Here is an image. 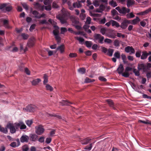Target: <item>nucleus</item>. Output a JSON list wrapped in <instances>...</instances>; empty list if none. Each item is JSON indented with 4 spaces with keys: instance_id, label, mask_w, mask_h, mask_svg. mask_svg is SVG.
I'll return each mask as SVG.
<instances>
[{
    "instance_id": "nucleus-23",
    "label": "nucleus",
    "mask_w": 151,
    "mask_h": 151,
    "mask_svg": "<svg viewBox=\"0 0 151 151\" xmlns=\"http://www.w3.org/2000/svg\"><path fill=\"white\" fill-rule=\"evenodd\" d=\"M135 1L134 0H127V6L128 7H129L130 6H132L134 4Z\"/></svg>"
},
{
    "instance_id": "nucleus-51",
    "label": "nucleus",
    "mask_w": 151,
    "mask_h": 151,
    "mask_svg": "<svg viewBox=\"0 0 151 151\" xmlns=\"http://www.w3.org/2000/svg\"><path fill=\"white\" fill-rule=\"evenodd\" d=\"M93 4L96 7H97L99 5V1L98 0H95L93 1Z\"/></svg>"
},
{
    "instance_id": "nucleus-2",
    "label": "nucleus",
    "mask_w": 151,
    "mask_h": 151,
    "mask_svg": "<svg viewBox=\"0 0 151 151\" xmlns=\"http://www.w3.org/2000/svg\"><path fill=\"white\" fill-rule=\"evenodd\" d=\"M94 41L95 42L98 41L99 43H103L104 37L103 36L99 34H96L94 35Z\"/></svg>"
},
{
    "instance_id": "nucleus-31",
    "label": "nucleus",
    "mask_w": 151,
    "mask_h": 151,
    "mask_svg": "<svg viewBox=\"0 0 151 151\" xmlns=\"http://www.w3.org/2000/svg\"><path fill=\"white\" fill-rule=\"evenodd\" d=\"M114 56L117 58H120V53L118 51H117L115 52Z\"/></svg>"
},
{
    "instance_id": "nucleus-42",
    "label": "nucleus",
    "mask_w": 151,
    "mask_h": 151,
    "mask_svg": "<svg viewBox=\"0 0 151 151\" xmlns=\"http://www.w3.org/2000/svg\"><path fill=\"white\" fill-rule=\"evenodd\" d=\"M46 88L47 90H49L50 91H52L53 90V88L48 84H46Z\"/></svg>"
},
{
    "instance_id": "nucleus-43",
    "label": "nucleus",
    "mask_w": 151,
    "mask_h": 151,
    "mask_svg": "<svg viewBox=\"0 0 151 151\" xmlns=\"http://www.w3.org/2000/svg\"><path fill=\"white\" fill-rule=\"evenodd\" d=\"M22 150L23 151H30L29 150L28 146L27 145H25L23 146Z\"/></svg>"
},
{
    "instance_id": "nucleus-32",
    "label": "nucleus",
    "mask_w": 151,
    "mask_h": 151,
    "mask_svg": "<svg viewBox=\"0 0 151 151\" xmlns=\"http://www.w3.org/2000/svg\"><path fill=\"white\" fill-rule=\"evenodd\" d=\"M95 81L94 79H91L88 77H86L85 79V82L86 83H89L93 82Z\"/></svg>"
},
{
    "instance_id": "nucleus-5",
    "label": "nucleus",
    "mask_w": 151,
    "mask_h": 151,
    "mask_svg": "<svg viewBox=\"0 0 151 151\" xmlns=\"http://www.w3.org/2000/svg\"><path fill=\"white\" fill-rule=\"evenodd\" d=\"M130 24V20L125 19L121 23L120 27L122 29H126L127 27L128 24Z\"/></svg>"
},
{
    "instance_id": "nucleus-60",
    "label": "nucleus",
    "mask_w": 151,
    "mask_h": 151,
    "mask_svg": "<svg viewBox=\"0 0 151 151\" xmlns=\"http://www.w3.org/2000/svg\"><path fill=\"white\" fill-rule=\"evenodd\" d=\"M91 18L89 17H87L86 23L87 24H90L91 21Z\"/></svg>"
},
{
    "instance_id": "nucleus-54",
    "label": "nucleus",
    "mask_w": 151,
    "mask_h": 151,
    "mask_svg": "<svg viewBox=\"0 0 151 151\" xmlns=\"http://www.w3.org/2000/svg\"><path fill=\"white\" fill-rule=\"evenodd\" d=\"M10 145L13 147H15L17 146H17V143L15 142H14L11 143L10 144Z\"/></svg>"
},
{
    "instance_id": "nucleus-29",
    "label": "nucleus",
    "mask_w": 151,
    "mask_h": 151,
    "mask_svg": "<svg viewBox=\"0 0 151 151\" xmlns=\"http://www.w3.org/2000/svg\"><path fill=\"white\" fill-rule=\"evenodd\" d=\"M109 4L112 6L115 7L117 5L116 1L112 0L109 2Z\"/></svg>"
},
{
    "instance_id": "nucleus-35",
    "label": "nucleus",
    "mask_w": 151,
    "mask_h": 151,
    "mask_svg": "<svg viewBox=\"0 0 151 151\" xmlns=\"http://www.w3.org/2000/svg\"><path fill=\"white\" fill-rule=\"evenodd\" d=\"M121 41L117 40H115L114 42V45L116 47H119V44Z\"/></svg>"
},
{
    "instance_id": "nucleus-1",
    "label": "nucleus",
    "mask_w": 151,
    "mask_h": 151,
    "mask_svg": "<svg viewBox=\"0 0 151 151\" xmlns=\"http://www.w3.org/2000/svg\"><path fill=\"white\" fill-rule=\"evenodd\" d=\"M68 16V12L66 11L63 12L62 14L57 16L56 18L59 19L62 24H64L66 22V19Z\"/></svg>"
},
{
    "instance_id": "nucleus-45",
    "label": "nucleus",
    "mask_w": 151,
    "mask_h": 151,
    "mask_svg": "<svg viewBox=\"0 0 151 151\" xmlns=\"http://www.w3.org/2000/svg\"><path fill=\"white\" fill-rule=\"evenodd\" d=\"M127 8L125 7H122L121 9L120 13L126 14L127 13Z\"/></svg>"
},
{
    "instance_id": "nucleus-41",
    "label": "nucleus",
    "mask_w": 151,
    "mask_h": 151,
    "mask_svg": "<svg viewBox=\"0 0 151 151\" xmlns=\"http://www.w3.org/2000/svg\"><path fill=\"white\" fill-rule=\"evenodd\" d=\"M126 16L127 17L128 19L132 18L134 17L135 16L134 15L132 12L127 14Z\"/></svg>"
},
{
    "instance_id": "nucleus-34",
    "label": "nucleus",
    "mask_w": 151,
    "mask_h": 151,
    "mask_svg": "<svg viewBox=\"0 0 151 151\" xmlns=\"http://www.w3.org/2000/svg\"><path fill=\"white\" fill-rule=\"evenodd\" d=\"M21 36L22 37L23 39L24 40L27 39L29 37V36L28 35L24 33H22L21 34Z\"/></svg>"
},
{
    "instance_id": "nucleus-37",
    "label": "nucleus",
    "mask_w": 151,
    "mask_h": 151,
    "mask_svg": "<svg viewBox=\"0 0 151 151\" xmlns=\"http://www.w3.org/2000/svg\"><path fill=\"white\" fill-rule=\"evenodd\" d=\"M0 131L6 134L7 132V130L6 128L2 127L0 125Z\"/></svg>"
},
{
    "instance_id": "nucleus-8",
    "label": "nucleus",
    "mask_w": 151,
    "mask_h": 151,
    "mask_svg": "<svg viewBox=\"0 0 151 151\" xmlns=\"http://www.w3.org/2000/svg\"><path fill=\"white\" fill-rule=\"evenodd\" d=\"M15 124V128L17 129H18L19 127L21 129H24L26 128V125L22 122H19V123H16Z\"/></svg>"
},
{
    "instance_id": "nucleus-28",
    "label": "nucleus",
    "mask_w": 151,
    "mask_h": 151,
    "mask_svg": "<svg viewBox=\"0 0 151 151\" xmlns=\"http://www.w3.org/2000/svg\"><path fill=\"white\" fill-rule=\"evenodd\" d=\"M112 22V25L113 26H116L117 27H120L119 24L116 21L114 20H111V22Z\"/></svg>"
},
{
    "instance_id": "nucleus-46",
    "label": "nucleus",
    "mask_w": 151,
    "mask_h": 151,
    "mask_svg": "<svg viewBox=\"0 0 151 151\" xmlns=\"http://www.w3.org/2000/svg\"><path fill=\"white\" fill-rule=\"evenodd\" d=\"M85 71V69L83 68H81L78 69V72L82 74H84Z\"/></svg>"
},
{
    "instance_id": "nucleus-62",
    "label": "nucleus",
    "mask_w": 151,
    "mask_h": 151,
    "mask_svg": "<svg viewBox=\"0 0 151 151\" xmlns=\"http://www.w3.org/2000/svg\"><path fill=\"white\" fill-rule=\"evenodd\" d=\"M36 26V24H33L31 25L29 28V30L30 31L32 32Z\"/></svg>"
},
{
    "instance_id": "nucleus-20",
    "label": "nucleus",
    "mask_w": 151,
    "mask_h": 151,
    "mask_svg": "<svg viewBox=\"0 0 151 151\" xmlns=\"http://www.w3.org/2000/svg\"><path fill=\"white\" fill-rule=\"evenodd\" d=\"M4 26L6 28L9 29L10 27L9 24V21L6 19H4L3 21Z\"/></svg>"
},
{
    "instance_id": "nucleus-22",
    "label": "nucleus",
    "mask_w": 151,
    "mask_h": 151,
    "mask_svg": "<svg viewBox=\"0 0 151 151\" xmlns=\"http://www.w3.org/2000/svg\"><path fill=\"white\" fill-rule=\"evenodd\" d=\"M148 56L147 53L146 51H143L142 52V54L141 57V59L142 60H144L146 59Z\"/></svg>"
},
{
    "instance_id": "nucleus-6",
    "label": "nucleus",
    "mask_w": 151,
    "mask_h": 151,
    "mask_svg": "<svg viewBox=\"0 0 151 151\" xmlns=\"http://www.w3.org/2000/svg\"><path fill=\"white\" fill-rule=\"evenodd\" d=\"M55 27H56L57 29L53 31V34L55 36L56 40L58 41H59L60 40V37L59 36V31L58 30L59 27L57 26Z\"/></svg>"
},
{
    "instance_id": "nucleus-27",
    "label": "nucleus",
    "mask_w": 151,
    "mask_h": 151,
    "mask_svg": "<svg viewBox=\"0 0 151 151\" xmlns=\"http://www.w3.org/2000/svg\"><path fill=\"white\" fill-rule=\"evenodd\" d=\"M38 136L35 134H32L30 135L31 139L33 141H35L37 138Z\"/></svg>"
},
{
    "instance_id": "nucleus-10",
    "label": "nucleus",
    "mask_w": 151,
    "mask_h": 151,
    "mask_svg": "<svg viewBox=\"0 0 151 151\" xmlns=\"http://www.w3.org/2000/svg\"><path fill=\"white\" fill-rule=\"evenodd\" d=\"M45 131L44 128L41 126H39L36 128V132L38 135H40L42 134Z\"/></svg>"
},
{
    "instance_id": "nucleus-61",
    "label": "nucleus",
    "mask_w": 151,
    "mask_h": 151,
    "mask_svg": "<svg viewBox=\"0 0 151 151\" xmlns=\"http://www.w3.org/2000/svg\"><path fill=\"white\" fill-rule=\"evenodd\" d=\"M75 38L79 40V41L81 42H83L84 40V39L83 38L81 37H75Z\"/></svg>"
},
{
    "instance_id": "nucleus-25",
    "label": "nucleus",
    "mask_w": 151,
    "mask_h": 151,
    "mask_svg": "<svg viewBox=\"0 0 151 151\" xmlns=\"http://www.w3.org/2000/svg\"><path fill=\"white\" fill-rule=\"evenodd\" d=\"M63 105L69 106L70 104H72L73 103L67 100H63L62 101Z\"/></svg>"
},
{
    "instance_id": "nucleus-47",
    "label": "nucleus",
    "mask_w": 151,
    "mask_h": 151,
    "mask_svg": "<svg viewBox=\"0 0 151 151\" xmlns=\"http://www.w3.org/2000/svg\"><path fill=\"white\" fill-rule=\"evenodd\" d=\"M73 6L74 8H79L81 6V5L79 3L76 2L73 4Z\"/></svg>"
},
{
    "instance_id": "nucleus-19",
    "label": "nucleus",
    "mask_w": 151,
    "mask_h": 151,
    "mask_svg": "<svg viewBox=\"0 0 151 151\" xmlns=\"http://www.w3.org/2000/svg\"><path fill=\"white\" fill-rule=\"evenodd\" d=\"M65 47L63 44L61 45L58 46L57 48V50H59L61 53H63L65 50Z\"/></svg>"
},
{
    "instance_id": "nucleus-7",
    "label": "nucleus",
    "mask_w": 151,
    "mask_h": 151,
    "mask_svg": "<svg viewBox=\"0 0 151 151\" xmlns=\"http://www.w3.org/2000/svg\"><path fill=\"white\" fill-rule=\"evenodd\" d=\"M35 42V39L33 37H31L28 40L27 45L29 47H32L34 45Z\"/></svg>"
},
{
    "instance_id": "nucleus-40",
    "label": "nucleus",
    "mask_w": 151,
    "mask_h": 151,
    "mask_svg": "<svg viewBox=\"0 0 151 151\" xmlns=\"http://www.w3.org/2000/svg\"><path fill=\"white\" fill-rule=\"evenodd\" d=\"M121 57L123 62L124 63H126L127 62L126 61V55L122 53L121 55Z\"/></svg>"
},
{
    "instance_id": "nucleus-52",
    "label": "nucleus",
    "mask_w": 151,
    "mask_h": 151,
    "mask_svg": "<svg viewBox=\"0 0 151 151\" xmlns=\"http://www.w3.org/2000/svg\"><path fill=\"white\" fill-rule=\"evenodd\" d=\"M72 22L74 24V25H76L79 23V21L78 19H76L75 18L72 21Z\"/></svg>"
},
{
    "instance_id": "nucleus-53",
    "label": "nucleus",
    "mask_w": 151,
    "mask_h": 151,
    "mask_svg": "<svg viewBox=\"0 0 151 151\" xmlns=\"http://www.w3.org/2000/svg\"><path fill=\"white\" fill-rule=\"evenodd\" d=\"M150 11H151V10H150V9H148L145 11L141 12V14L142 15H144L147 14Z\"/></svg>"
},
{
    "instance_id": "nucleus-56",
    "label": "nucleus",
    "mask_w": 151,
    "mask_h": 151,
    "mask_svg": "<svg viewBox=\"0 0 151 151\" xmlns=\"http://www.w3.org/2000/svg\"><path fill=\"white\" fill-rule=\"evenodd\" d=\"M70 58H74L77 56V55L76 53H70L69 55Z\"/></svg>"
},
{
    "instance_id": "nucleus-63",
    "label": "nucleus",
    "mask_w": 151,
    "mask_h": 151,
    "mask_svg": "<svg viewBox=\"0 0 151 151\" xmlns=\"http://www.w3.org/2000/svg\"><path fill=\"white\" fill-rule=\"evenodd\" d=\"M44 140L45 137L43 136L41 137L38 139L40 143L43 142L44 141Z\"/></svg>"
},
{
    "instance_id": "nucleus-12",
    "label": "nucleus",
    "mask_w": 151,
    "mask_h": 151,
    "mask_svg": "<svg viewBox=\"0 0 151 151\" xmlns=\"http://www.w3.org/2000/svg\"><path fill=\"white\" fill-rule=\"evenodd\" d=\"M35 8L41 11L44 10V6L40 4L38 2H36L34 4Z\"/></svg>"
},
{
    "instance_id": "nucleus-15",
    "label": "nucleus",
    "mask_w": 151,
    "mask_h": 151,
    "mask_svg": "<svg viewBox=\"0 0 151 151\" xmlns=\"http://www.w3.org/2000/svg\"><path fill=\"white\" fill-rule=\"evenodd\" d=\"M91 140V139L89 137H87L82 140L81 141V143L83 145H87Z\"/></svg>"
},
{
    "instance_id": "nucleus-50",
    "label": "nucleus",
    "mask_w": 151,
    "mask_h": 151,
    "mask_svg": "<svg viewBox=\"0 0 151 151\" xmlns=\"http://www.w3.org/2000/svg\"><path fill=\"white\" fill-rule=\"evenodd\" d=\"M138 122L140 123H142L145 124H149L151 125V122H150L148 120H147V121H145L142 120H139Z\"/></svg>"
},
{
    "instance_id": "nucleus-26",
    "label": "nucleus",
    "mask_w": 151,
    "mask_h": 151,
    "mask_svg": "<svg viewBox=\"0 0 151 151\" xmlns=\"http://www.w3.org/2000/svg\"><path fill=\"white\" fill-rule=\"evenodd\" d=\"M48 76L47 74H44L43 78L44 80L43 82L44 84H46L48 82Z\"/></svg>"
},
{
    "instance_id": "nucleus-57",
    "label": "nucleus",
    "mask_w": 151,
    "mask_h": 151,
    "mask_svg": "<svg viewBox=\"0 0 151 151\" xmlns=\"http://www.w3.org/2000/svg\"><path fill=\"white\" fill-rule=\"evenodd\" d=\"M43 3L45 5L51 4V2L49 0H44Z\"/></svg>"
},
{
    "instance_id": "nucleus-14",
    "label": "nucleus",
    "mask_w": 151,
    "mask_h": 151,
    "mask_svg": "<svg viewBox=\"0 0 151 151\" xmlns=\"http://www.w3.org/2000/svg\"><path fill=\"white\" fill-rule=\"evenodd\" d=\"M106 7L103 4H101L100 5L99 8L96 9V12L99 13H101L105 9Z\"/></svg>"
},
{
    "instance_id": "nucleus-55",
    "label": "nucleus",
    "mask_w": 151,
    "mask_h": 151,
    "mask_svg": "<svg viewBox=\"0 0 151 151\" xmlns=\"http://www.w3.org/2000/svg\"><path fill=\"white\" fill-rule=\"evenodd\" d=\"M80 18L82 20H84L86 18V15L82 13H81L80 15Z\"/></svg>"
},
{
    "instance_id": "nucleus-59",
    "label": "nucleus",
    "mask_w": 151,
    "mask_h": 151,
    "mask_svg": "<svg viewBox=\"0 0 151 151\" xmlns=\"http://www.w3.org/2000/svg\"><path fill=\"white\" fill-rule=\"evenodd\" d=\"M106 29L105 28H102L100 29V32L102 35H104L106 33Z\"/></svg>"
},
{
    "instance_id": "nucleus-24",
    "label": "nucleus",
    "mask_w": 151,
    "mask_h": 151,
    "mask_svg": "<svg viewBox=\"0 0 151 151\" xmlns=\"http://www.w3.org/2000/svg\"><path fill=\"white\" fill-rule=\"evenodd\" d=\"M41 80L40 78H37L33 80L32 82V84L33 85H36Z\"/></svg>"
},
{
    "instance_id": "nucleus-49",
    "label": "nucleus",
    "mask_w": 151,
    "mask_h": 151,
    "mask_svg": "<svg viewBox=\"0 0 151 151\" xmlns=\"http://www.w3.org/2000/svg\"><path fill=\"white\" fill-rule=\"evenodd\" d=\"M47 6H44V9L47 11H50L51 10L52 7L51 4L48 5Z\"/></svg>"
},
{
    "instance_id": "nucleus-16",
    "label": "nucleus",
    "mask_w": 151,
    "mask_h": 151,
    "mask_svg": "<svg viewBox=\"0 0 151 151\" xmlns=\"http://www.w3.org/2000/svg\"><path fill=\"white\" fill-rule=\"evenodd\" d=\"M140 20L138 17H136L135 19L130 21V24H132L135 25L140 21Z\"/></svg>"
},
{
    "instance_id": "nucleus-36",
    "label": "nucleus",
    "mask_w": 151,
    "mask_h": 151,
    "mask_svg": "<svg viewBox=\"0 0 151 151\" xmlns=\"http://www.w3.org/2000/svg\"><path fill=\"white\" fill-rule=\"evenodd\" d=\"M92 147V143H91L89 145H87L86 146L84 149L87 150L88 151L90 150Z\"/></svg>"
},
{
    "instance_id": "nucleus-9",
    "label": "nucleus",
    "mask_w": 151,
    "mask_h": 151,
    "mask_svg": "<svg viewBox=\"0 0 151 151\" xmlns=\"http://www.w3.org/2000/svg\"><path fill=\"white\" fill-rule=\"evenodd\" d=\"M6 127L10 129V132L11 133L13 134L16 132V130L15 127L13 126L12 124L11 123L8 124Z\"/></svg>"
},
{
    "instance_id": "nucleus-3",
    "label": "nucleus",
    "mask_w": 151,
    "mask_h": 151,
    "mask_svg": "<svg viewBox=\"0 0 151 151\" xmlns=\"http://www.w3.org/2000/svg\"><path fill=\"white\" fill-rule=\"evenodd\" d=\"M6 4H3L0 6V9H2L4 12H9L12 9L11 6L9 5L6 6Z\"/></svg>"
},
{
    "instance_id": "nucleus-11",
    "label": "nucleus",
    "mask_w": 151,
    "mask_h": 151,
    "mask_svg": "<svg viewBox=\"0 0 151 151\" xmlns=\"http://www.w3.org/2000/svg\"><path fill=\"white\" fill-rule=\"evenodd\" d=\"M30 12L32 13L33 16L32 17L38 19L39 13L36 10H33L32 8H31Z\"/></svg>"
},
{
    "instance_id": "nucleus-17",
    "label": "nucleus",
    "mask_w": 151,
    "mask_h": 151,
    "mask_svg": "<svg viewBox=\"0 0 151 151\" xmlns=\"http://www.w3.org/2000/svg\"><path fill=\"white\" fill-rule=\"evenodd\" d=\"M138 69L139 70L143 69L144 71H146V69L145 65L143 63H139L138 64Z\"/></svg>"
},
{
    "instance_id": "nucleus-58",
    "label": "nucleus",
    "mask_w": 151,
    "mask_h": 151,
    "mask_svg": "<svg viewBox=\"0 0 151 151\" xmlns=\"http://www.w3.org/2000/svg\"><path fill=\"white\" fill-rule=\"evenodd\" d=\"M104 41L105 42L107 43L108 44H110L112 42V40L111 39L108 38L105 39Z\"/></svg>"
},
{
    "instance_id": "nucleus-48",
    "label": "nucleus",
    "mask_w": 151,
    "mask_h": 151,
    "mask_svg": "<svg viewBox=\"0 0 151 151\" xmlns=\"http://www.w3.org/2000/svg\"><path fill=\"white\" fill-rule=\"evenodd\" d=\"M139 70H137L136 69H134L133 70V72L135 74V76H139L140 75V73Z\"/></svg>"
},
{
    "instance_id": "nucleus-33",
    "label": "nucleus",
    "mask_w": 151,
    "mask_h": 151,
    "mask_svg": "<svg viewBox=\"0 0 151 151\" xmlns=\"http://www.w3.org/2000/svg\"><path fill=\"white\" fill-rule=\"evenodd\" d=\"M47 116L48 117H49L50 116H55L57 118H58V119H61V117L59 115H56V114H47Z\"/></svg>"
},
{
    "instance_id": "nucleus-18",
    "label": "nucleus",
    "mask_w": 151,
    "mask_h": 151,
    "mask_svg": "<svg viewBox=\"0 0 151 151\" xmlns=\"http://www.w3.org/2000/svg\"><path fill=\"white\" fill-rule=\"evenodd\" d=\"M124 70V68L123 65L120 64L119 66V67L117 70L118 73L119 74H122V73L123 72Z\"/></svg>"
},
{
    "instance_id": "nucleus-44",
    "label": "nucleus",
    "mask_w": 151,
    "mask_h": 151,
    "mask_svg": "<svg viewBox=\"0 0 151 151\" xmlns=\"http://www.w3.org/2000/svg\"><path fill=\"white\" fill-rule=\"evenodd\" d=\"M61 34H64L65 32H67V30L66 28L65 27H62L60 28Z\"/></svg>"
},
{
    "instance_id": "nucleus-39",
    "label": "nucleus",
    "mask_w": 151,
    "mask_h": 151,
    "mask_svg": "<svg viewBox=\"0 0 151 151\" xmlns=\"http://www.w3.org/2000/svg\"><path fill=\"white\" fill-rule=\"evenodd\" d=\"M114 50L113 49H109L108 50L107 54L109 56H111L113 55V53L114 52Z\"/></svg>"
},
{
    "instance_id": "nucleus-4",
    "label": "nucleus",
    "mask_w": 151,
    "mask_h": 151,
    "mask_svg": "<svg viewBox=\"0 0 151 151\" xmlns=\"http://www.w3.org/2000/svg\"><path fill=\"white\" fill-rule=\"evenodd\" d=\"M36 106L32 104H30L27 106L25 108H23L24 111L33 112L36 110Z\"/></svg>"
},
{
    "instance_id": "nucleus-38",
    "label": "nucleus",
    "mask_w": 151,
    "mask_h": 151,
    "mask_svg": "<svg viewBox=\"0 0 151 151\" xmlns=\"http://www.w3.org/2000/svg\"><path fill=\"white\" fill-rule=\"evenodd\" d=\"M122 74V76L126 78L128 77L130 75L129 73L128 72H126L125 71L124 72H123Z\"/></svg>"
},
{
    "instance_id": "nucleus-13",
    "label": "nucleus",
    "mask_w": 151,
    "mask_h": 151,
    "mask_svg": "<svg viewBox=\"0 0 151 151\" xmlns=\"http://www.w3.org/2000/svg\"><path fill=\"white\" fill-rule=\"evenodd\" d=\"M29 139V137L26 135H23L20 138V141L22 142H27Z\"/></svg>"
},
{
    "instance_id": "nucleus-30",
    "label": "nucleus",
    "mask_w": 151,
    "mask_h": 151,
    "mask_svg": "<svg viewBox=\"0 0 151 151\" xmlns=\"http://www.w3.org/2000/svg\"><path fill=\"white\" fill-rule=\"evenodd\" d=\"M86 46L88 47H90L92 45V43L91 41H86L85 42Z\"/></svg>"
},
{
    "instance_id": "nucleus-64",
    "label": "nucleus",
    "mask_w": 151,
    "mask_h": 151,
    "mask_svg": "<svg viewBox=\"0 0 151 151\" xmlns=\"http://www.w3.org/2000/svg\"><path fill=\"white\" fill-rule=\"evenodd\" d=\"M32 123V120H27L26 122V124L29 126H30Z\"/></svg>"
},
{
    "instance_id": "nucleus-21",
    "label": "nucleus",
    "mask_w": 151,
    "mask_h": 151,
    "mask_svg": "<svg viewBox=\"0 0 151 151\" xmlns=\"http://www.w3.org/2000/svg\"><path fill=\"white\" fill-rule=\"evenodd\" d=\"M106 101L111 107L113 109H116V108L115 107L114 104L112 100L110 99L107 100Z\"/></svg>"
}]
</instances>
